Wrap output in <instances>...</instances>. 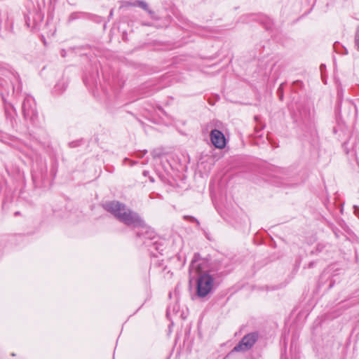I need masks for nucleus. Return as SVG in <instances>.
Here are the masks:
<instances>
[{
    "label": "nucleus",
    "mask_w": 359,
    "mask_h": 359,
    "mask_svg": "<svg viewBox=\"0 0 359 359\" xmlns=\"http://www.w3.org/2000/svg\"><path fill=\"white\" fill-rule=\"evenodd\" d=\"M137 6L148 12L151 18H154V12L149 9L147 4L144 1L137 0Z\"/></svg>",
    "instance_id": "423d86ee"
},
{
    "label": "nucleus",
    "mask_w": 359,
    "mask_h": 359,
    "mask_svg": "<svg viewBox=\"0 0 359 359\" xmlns=\"http://www.w3.org/2000/svg\"><path fill=\"white\" fill-rule=\"evenodd\" d=\"M320 69H324L323 65H320Z\"/></svg>",
    "instance_id": "f8f14e48"
},
{
    "label": "nucleus",
    "mask_w": 359,
    "mask_h": 359,
    "mask_svg": "<svg viewBox=\"0 0 359 359\" xmlns=\"http://www.w3.org/2000/svg\"><path fill=\"white\" fill-rule=\"evenodd\" d=\"M354 208H355V211H356V210L358 209V207H356L355 205L354 206Z\"/></svg>",
    "instance_id": "9d476101"
},
{
    "label": "nucleus",
    "mask_w": 359,
    "mask_h": 359,
    "mask_svg": "<svg viewBox=\"0 0 359 359\" xmlns=\"http://www.w3.org/2000/svg\"><path fill=\"white\" fill-rule=\"evenodd\" d=\"M355 44L359 50V29L357 30L355 37Z\"/></svg>",
    "instance_id": "0eeeda50"
},
{
    "label": "nucleus",
    "mask_w": 359,
    "mask_h": 359,
    "mask_svg": "<svg viewBox=\"0 0 359 359\" xmlns=\"http://www.w3.org/2000/svg\"><path fill=\"white\" fill-rule=\"evenodd\" d=\"M257 339L256 333H250L243 337L241 341L233 348V351L243 352L250 349Z\"/></svg>",
    "instance_id": "7ed1b4c3"
},
{
    "label": "nucleus",
    "mask_w": 359,
    "mask_h": 359,
    "mask_svg": "<svg viewBox=\"0 0 359 359\" xmlns=\"http://www.w3.org/2000/svg\"><path fill=\"white\" fill-rule=\"evenodd\" d=\"M210 140L212 144L218 149H223L226 146L225 137L219 130L214 129L211 131Z\"/></svg>",
    "instance_id": "39448f33"
},
{
    "label": "nucleus",
    "mask_w": 359,
    "mask_h": 359,
    "mask_svg": "<svg viewBox=\"0 0 359 359\" xmlns=\"http://www.w3.org/2000/svg\"><path fill=\"white\" fill-rule=\"evenodd\" d=\"M103 206L107 211L111 212L116 219L127 226H144L143 220L136 212H133L118 201L107 202Z\"/></svg>",
    "instance_id": "f03ea898"
},
{
    "label": "nucleus",
    "mask_w": 359,
    "mask_h": 359,
    "mask_svg": "<svg viewBox=\"0 0 359 359\" xmlns=\"http://www.w3.org/2000/svg\"><path fill=\"white\" fill-rule=\"evenodd\" d=\"M202 263L198 254H195L189 266V276L192 280L197 278V295L200 297L207 296L213 287V278L207 273H203Z\"/></svg>",
    "instance_id": "f257e3e1"
},
{
    "label": "nucleus",
    "mask_w": 359,
    "mask_h": 359,
    "mask_svg": "<svg viewBox=\"0 0 359 359\" xmlns=\"http://www.w3.org/2000/svg\"><path fill=\"white\" fill-rule=\"evenodd\" d=\"M22 111L25 118L32 117L36 114V104L32 97H27L24 100Z\"/></svg>",
    "instance_id": "20e7f679"
},
{
    "label": "nucleus",
    "mask_w": 359,
    "mask_h": 359,
    "mask_svg": "<svg viewBox=\"0 0 359 359\" xmlns=\"http://www.w3.org/2000/svg\"><path fill=\"white\" fill-rule=\"evenodd\" d=\"M190 219H191V221H195L197 223V224H199V222L196 219H195L194 217H190Z\"/></svg>",
    "instance_id": "1a4fd4ad"
},
{
    "label": "nucleus",
    "mask_w": 359,
    "mask_h": 359,
    "mask_svg": "<svg viewBox=\"0 0 359 359\" xmlns=\"http://www.w3.org/2000/svg\"><path fill=\"white\" fill-rule=\"evenodd\" d=\"M320 69H324L323 65H320Z\"/></svg>",
    "instance_id": "9b49d317"
},
{
    "label": "nucleus",
    "mask_w": 359,
    "mask_h": 359,
    "mask_svg": "<svg viewBox=\"0 0 359 359\" xmlns=\"http://www.w3.org/2000/svg\"><path fill=\"white\" fill-rule=\"evenodd\" d=\"M128 5L129 6H137V1H135L134 2H132V3H127Z\"/></svg>",
    "instance_id": "6e6552de"
}]
</instances>
